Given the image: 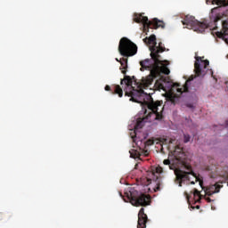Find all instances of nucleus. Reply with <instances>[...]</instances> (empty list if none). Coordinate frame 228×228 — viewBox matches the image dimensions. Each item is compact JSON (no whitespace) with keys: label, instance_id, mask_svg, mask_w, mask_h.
<instances>
[{"label":"nucleus","instance_id":"f257e3e1","mask_svg":"<svg viewBox=\"0 0 228 228\" xmlns=\"http://www.w3.org/2000/svg\"><path fill=\"white\" fill-rule=\"evenodd\" d=\"M124 84L127 88H131L130 92H125V95L126 97H131L130 101H133V102H139V104H142V113H143L144 118L137 120L135 125L136 129H142L145 118L148 120L152 115H155L156 120H161L163 118V102H154L152 101L149 102L151 96L145 94L143 89L134 90V86H133V78L129 76H125L124 79H121L120 85Z\"/></svg>","mask_w":228,"mask_h":228},{"label":"nucleus","instance_id":"f03ea898","mask_svg":"<svg viewBox=\"0 0 228 228\" xmlns=\"http://www.w3.org/2000/svg\"><path fill=\"white\" fill-rule=\"evenodd\" d=\"M141 65V72L143 70H150V75L142 78L141 83H136L134 80L135 85L139 89L134 90H142V88H149L151 85L154 83V79L159 76V65H162L161 60H159V62L156 64V61H153V63L151 61L150 59H146L144 61H140Z\"/></svg>","mask_w":228,"mask_h":228},{"label":"nucleus","instance_id":"7ed1b4c3","mask_svg":"<svg viewBox=\"0 0 228 228\" xmlns=\"http://www.w3.org/2000/svg\"><path fill=\"white\" fill-rule=\"evenodd\" d=\"M125 202H130L132 206H135L136 208L140 206L142 208H145V206H151V196L145 193H142L136 190L125 192Z\"/></svg>","mask_w":228,"mask_h":228},{"label":"nucleus","instance_id":"20e7f679","mask_svg":"<svg viewBox=\"0 0 228 228\" xmlns=\"http://www.w3.org/2000/svg\"><path fill=\"white\" fill-rule=\"evenodd\" d=\"M118 53L124 58H131L138 53V46L127 37H122L118 45Z\"/></svg>","mask_w":228,"mask_h":228},{"label":"nucleus","instance_id":"39448f33","mask_svg":"<svg viewBox=\"0 0 228 228\" xmlns=\"http://www.w3.org/2000/svg\"><path fill=\"white\" fill-rule=\"evenodd\" d=\"M134 21L137 24H143L144 29L145 28H150L151 29H158V28H165V22L158 20L157 18L149 21V18L147 16H143L139 13H135L134 15Z\"/></svg>","mask_w":228,"mask_h":228},{"label":"nucleus","instance_id":"423d86ee","mask_svg":"<svg viewBox=\"0 0 228 228\" xmlns=\"http://www.w3.org/2000/svg\"><path fill=\"white\" fill-rule=\"evenodd\" d=\"M182 23L183 26H186L187 29H193L197 33H204L208 29V24L195 20L193 16H185Z\"/></svg>","mask_w":228,"mask_h":228},{"label":"nucleus","instance_id":"0eeeda50","mask_svg":"<svg viewBox=\"0 0 228 228\" xmlns=\"http://www.w3.org/2000/svg\"><path fill=\"white\" fill-rule=\"evenodd\" d=\"M209 66V61L208 60H202V57H196V61L194 63V72L197 76V77H204L206 76V71L204 69H208Z\"/></svg>","mask_w":228,"mask_h":228},{"label":"nucleus","instance_id":"6e6552de","mask_svg":"<svg viewBox=\"0 0 228 228\" xmlns=\"http://www.w3.org/2000/svg\"><path fill=\"white\" fill-rule=\"evenodd\" d=\"M150 51L151 60L153 61H156V65H158V63H159V60H161V55H159V53H165V51H167V48L163 46V43L159 42V45H153L150 46Z\"/></svg>","mask_w":228,"mask_h":228},{"label":"nucleus","instance_id":"1a4fd4ad","mask_svg":"<svg viewBox=\"0 0 228 228\" xmlns=\"http://www.w3.org/2000/svg\"><path fill=\"white\" fill-rule=\"evenodd\" d=\"M188 172L183 171L181 169L175 170L177 181H179V186H183V181H190V175H193V170L191 167H187Z\"/></svg>","mask_w":228,"mask_h":228},{"label":"nucleus","instance_id":"9d476101","mask_svg":"<svg viewBox=\"0 0 228 228\" xmlns=\"http://www.w3.org/2000/svg\"><path fill=\"white\" fill-rule=\"evenodd\" d=\"M224 182H217L215 184H211L205 190V195H208V197H211V195H214V193H219L220 189L224 188Z\"/></svg>","mask_w":228,"mask_h":228},{"label":"nucleus","instance_id":"9b49d317","mask_svg":"<svg viewBox=\"0 0 228 228\" xmlns=\"http://www.w3.org/2000/svg\"><path fill=\"white\" fill-rule=\"evenodd\" d=\"M147 214H145V209L142 208L138 213V223L137 228H146L148 221Z\"/></svg>","mask_w":228,"mask_h":228},{"label":"nucleus","instance_id":"f8f14e48","mask_svg":"<svg viewBox=\"0 0 228 228\" xmlns=\"http://www.w3.org/2000/svg\"><path fill=\"white\" fill-rule=\"evenodd\" d=\"M189 81H193V77L189 78L185 82V84L183 87H181V84H179V83L173 84V86L171 87V91L177 92L178 95H183V92H188V83H189Z\"/></svg>","mask_w":228,"mask_h":228},{"label":"nucleus","instance_id":"ddd939ff","mask_svg":"<svg viewBox=\"0 0 228 228\" xmlns=\"http://www.w3.org/2000/svg\"><path fill=\"white\" fill-rule=\"evenodd\" d=\"M104 90L106 92H110L112 95H118V97H123L124 95V91L119 85H114L112 86L107 85L105 86Z\"/></svg>","mask_w":228,"mask_h":228},{"label":"nucleus","instance_id":"4468645a","mask_svg":"<svg viewBox=\"0 0 228 228\" xmlns=\"http://www.w3.org/2000/svg\"><path fill=\"white\" fill-rule=\"evenodd\" d=\"M151 175L153 176L152 179L147 178L148 184H152L153 181V183H155L156 184L154 191H159L161 188V178H159V176H158V175H156L155 173H151Z\"/></svg>","mask_w":228,"mask_h":228},{"label":"nucleus","instance_id":"2eb2a0df","mask_svg":"<svg viewBox=\"0 0 228 228\" xmlns=\"http://www.w3.org/2000/svg\"><path fill=\"white\" fill-rule=\"evenodd\" d=\"M210 19L216 24L218 20H222V14L218 12V8H214L211 10Z\"/></svg>","mask_w":228,"mask_h":228},{"label":"nucleus","instance_id":"dca6fc26","mask_svg":"<svg viewBox=\"0 0 228 228\" xmlns=\"http://www.w3.org/2000/svg\"><path fill=\"white\" fill-rule=\"evenodd\" d=\"M116 61H118L121 65L120 67V70L122 72V74H126V70H127V57L126 58H121L120 60L116 59Z\"/></svg>","mask_w":228,"mask_h":228},{"label":"nucleus","instance_id":"f3484780","mask_svg":"<svg viewBox=\"0 0 228 228\" xmlns=\"http://www.w3.org/2000/svg\"><path fill=\"white\" fill-rule=\"evenodd\" d=\"M144 44L147 45H158V43L156 42V35L152 34L149 37H145L143 39Z\"/></svg>","mask_w":228,"mask_h":228},{"label":"nucleus","instance_id":"a211bd4d","mask_svg":"<svg viewBox=\"0 0 228 228\" xmlns=\"http://www.w3.org/2000/svg\"><path fill=\"white\" fill-rule=\"evenodd\" d=\"M156 143H159L161 146L163 145H168L170 143H173L172 139L165 138V137H160L157 140Z\"/></svg>","mask_w":228,"mask_h":228},{"label":"nucleus","instance_id":"6ab92c4d","mask_svg":"<svg viewBox=\"0 0 228 228\" xmlns=\"http://www.w3.org/2000/svg\"><path fill=\"white\" fill-rule=\"evenodd\" d=\"M165 74L166 76H168V74H170V69H168V67L167 66H159V74Z\"/></svg>","mask_w":228,"mask_h":228},{"label":"nucleus","instance_id":"aec40b11","mask_svg":"<svg viewBox=\"0 0 228 228\" xmlns=\"http://www.w3.org/2000/svg\"><path fill=\"white\" fill-rule=\"evenodd\" d=\"M154 86L157 88V90H164L165 88V86L163 85V83H161V80H157Z\"/></svg>","mask_w":228,"mask_h":228},{"label":"nucleus","instance_id":"412c9836","mask_svg":"<svg viewBox=\"0 0 228 228\" xmlns=\"http://www.w3.org/2000/svg\"><path fill=\"white\" fill-rule=\"evenodd\" d=\"M130 152V158H134V159H136V158H140V152L136 151L135 150H132Z\"/></svg>","mask_w":228,"mask_h":228},{"label":"nucleus","instance_id":"4be33fe9","mask_svg":"<svg viewBox=\"0 0 228 228\" xmlns=\"http://www.w3.org/2000/svg\"><path fill=\"white\" fill-rule=\"evenodd\" d=\"M191 139V136H190V134H183V142L184 143H188V142H190Z\"/></svg>","mask_w":228,"mask_h":228},{"label":"nucleus","instance_id":"5701e85b","mask_svg":"<svg viewBox=\"0 0 228 228\" xmlns=\"http://www.w3.org/2000/svg\"><path fill=\"white\" fill-rule=\"evenodd\" d=\"M217 4L221 6H228V0H218Z\"/></svg>","mask_w":228,"mask_h":228},{"label":"nucleus","instance_id":"b1692460","mask_svg":"<svg viewBox=\"0 0 228 228\" xmlns=\"http://www.w3.org/2000/svg\"><path fill=\"white\" fill-rule=\"evenodd\" d=\"M193 195L194 197H199L200 199L202 198V195H200V191H199V190L197 189H194Z\"/></svg>","mask_w":228,"mask_h":228},{"label":"nucleus","instance_id":"393cba45","mask_svg":"<svg viewBox=\"0 0 228 228\" xmlns=\"http://www.w3.org/2000/svg\"><path fill=\"white\" fill-rule=\"evenodd\" d=\"M163 163H164V165H168L170 170H173V169H174V167H172V165H170V159H165V160L163 161Z\"/></svg>","mask_w":228,"mask_h":228},{"label":"nucleus","instance_id":"a878e982","mask_svg":"<svg viewBox=\"0 0 228 228\" xmlns=\"http://www.w3.org/2000/svg\"><path fill=\"white\" fill-rule=\"evenodd\" d=\"M154 140L152 139H149L147 142H146V145L148 146H151V145H154Z\"/></svg>","mask_w":228,"mask_h":228},{"label":"nucleus","instance_id":"bb28decb","mask_svg":"<svg viewBox=\"0 0 228 228\" xmlns=\"http://www.w3.org/2000/svg\"><path fill=\"white\" fill-rule=\"evenodd\" d=\"M222 26H223L224 29H225L227 31V29H228V23H227L226 20L223 21Z\"/></svg>","mask_w":228,"mask_h":228},{"label":"nucleus","instance_id":"cd10ccee","mask_svg":"<svg viewBox=\"0 0 228 228\" xmlns=\"http://www.w3.org/2000/svg\"><path fill=\"white\" fill-rule=\"evenodd\" d=\"M161 173H163V167H157L156 174H161Z\"/></svg>","mask_w":228,"mask_h":228},{"label":"nucleus","instance_id":"c85d7f7f","mask_svg":"<svg viewBox=\"0 0 228 228\" xmlns=\"http://www.w3.org/2000/svg\"><path fill=\"white\" fill-rule=\"evenodd\" d=\"M216 35H217V37H225V34H224L222 32H217Z\"/></svg>","mask_w":228,"mask_h":228},{"label":"nucleus","instance_id":"c756f323","mask_svg":"<svg viewBox=\"0 0 228 228\" xmlns=\"http://www.w3.org/2000/svg\"><path fill=\"white\" fill-rule=\"evenodd\" d=\"M205 200H207V202H213V200L209 197H205Z\"/></svg>","mask_w":228,"mask_h":228},{"label":"nucleus","instance_id":"7c9ffc66","mask_svg":"<svg viewBox=\"0 0 228 228\" xmlns=\"http://www.w3.org/2000/svg\"><path fill=\"white\" fill-rule=\"evenodd\" d=\"M134 135H132V138H133V140H134V142H136V132H134Z\"/></svg>","mask_w":228,"mask_h":228},{"label":"nucleus","instance_id":"2f4dec72","mask_svg":"<svg viewBox=\"0 0 228 228\" xmlns=\"http://www.w3.org/2000/svg\"><path fill=\"white\" fill-rule=\"evenodd\" d=\"M187 108H191V109H193L194 107H193V104H191V103H189V104H187Z\"/></svg>","mask_w":228,"mask_h":228},{"label":"nucleus","instance_id":"473e14b6","mask_svg":"<svg viewBox=\"0 0 228 228\" xmlns=\"http://www.w3.org/2000/svg\"><path fill=\"white\" fill-rule=\"evenodd\" d=\"M214 29H216V28H214Z\"/></svg>","mask_w":228,"mask_h":228}]
</instances>
